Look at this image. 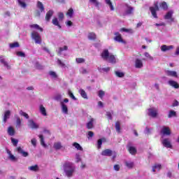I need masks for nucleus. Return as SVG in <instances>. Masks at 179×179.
I'll return each mask as SVG.
<instances>
[{"instance_id": "nucleus-36", "label": "nucleus", "mask_w": 179, "mask_h": 179, "mask_svg": "<svg viewBox=\"0 0 179 179\" xmlns=\"http://www.w3.org/2000/svg\"><path fill=\"white\" fill-rule=\"evenodd\" d=\"M15 118L16 119L17 127H20V125H22V120H20V117L17 115H15Z\"/></svg>"}, {"instance_id": "nucleus-40", "label": "nucleus", "mask_w": 179, "mask_h": 179, "mask_svg": "<svg viewBox=\"0 0 179 179\" xmlns=\"http://www.w3.org/2000/svg\"><path fill=\"white\" fill-rule=\"evenodd\" d=\"M159 6H160V8L164 9V10H167V9L169 8V6H167V3H166V1L161 3Z\"/></svg>"}, {"instance_id": "nucleus-21", "label": "nucleus", "mask_w": 179, "mask_h": 179, "mask_svg": "<svg viewBox=\"0 0 179 179\" xmlns=\"http://www.w3.org/2000/svg\"><path fill=\"white\" fill-rule=\"evenodd\" d=\"M106 61H108V62H110V64H115L117 62V59L115 58V56H114L113 54L109 55V57Z\"/></svg>"}, {"instance_id": "nucleus-25", "label": "nucleus", "mask_w": 179, "mask_h": 179, "mask_svg": "<svg viewBox=\"0 0 179 179\" xmlns=\"http://www.w3.org/2000/svg\"><path fill=\"white\" fill-rule=\"evenodd\" d=\"M39 111H40L41 114H42V115H43L44 117H46L47 110H45V108L44 107V106L40 105Z\"/></svg>"}, {"instance_id": "nucleus-32", "label": "nucleus", "mask_w": 179, "mask_h": 179, "mask_svg": "<svg viewBox=\"0 0 179 179\" xmlns=\"http://www.w3.org/2000/svg\"><path fill=\"white\" fill-rule=\"evenodd\" d=\"M37 8L41 12H44V5L41 1L37 2Z\"/></svg>"}, {"instance_id": "nucleus-27", "label": "nucleus", "mask_w": 179, "mask_h": 179, "mask_svg": "<svg viewBox=\"0 0 179 179\" xmlns=\"http://www.w3.org/2000/svg\"><path fill=\"white\" fill-rule=\"evenodd\" d=\"M125 166L126 167H127V169H134V166H135V164L132 161H126Z\"/></svg>"}, {"instance_id": "nucleus-57", "label": "nucleus", "mask_w": 179, "mask_h": 179, "mask_svg": "<svg viewBox=\"0 0 179 179\" xmlns=\"http://www.w3.org/2000/svg\"><path fill=\"white\" fill-rule=\"evenodd\" d=\"M115 75L117 76V78H124V73L121 71H115Z\"/></svg>"}, {"instance_id": "nucleus-3", "label": "nucleus", "mask_w": 179, "mask_h": 179, "mask_svg": "<svg viewBox=\"0 0 179 179\" xmlns=\"http://www.w3.org/2000/svg\"><path fill=\"white\" fill-rule=\"evenodd\" d=\"M147 114L152 118H157V115H159V109L155 107L150 108L148 109Z\"/></svg>"}, {"instance_id": "nucleus-24", "label": "nucleus", "mask_w": 179, "mask_h": 179, "mask_svg": "<svg viewBox=\"0 0 179 179\" xmlns=\"http://www.w3.org/2000/svg\"><path fill=\"white\" fill-rule=\"evenodd\" d=\"M78 93H80V94L83 97V99H85V100H87V99H89L87 97V94L83 89H80L78 91Z\"/></svg>"}, {"instance_id": "nucleus-47", "label": "nucleus", "mask_w": 179, "mask_h": 179, "mask_svg": "<svg viewBox=\"0 0 179 179\" xmlns=\"http://www.w3.org/2000/svg\"><path fill=\"white\" fill-rule=\"evenodd\" d=\"M106 3L108 5L110 8V10H114V7L113 6V3H111V0H105Z\"/></svg>"}, {"instance_id": "nucleus-22", "label": "nucleus", "mask_w": 179, "mask_h": 179, "mask_svg": "<svg viewBox=\"0 0 179 179\" xmlns=\"http://www.w3.org/2000/svg\"><path fill=\"white\" fill-rule=\"evenodd\" d=\"M63 51H68V46L64 45V47L59 48L58 50H57V52L58 55H62Z\"/></svg>"}, {"instance_id": "nucleus-15", "label": "nucleus", "mask_w": 179, "mask_h": 179, "mask_svg": "<svg viewBox=\"0 0 179 179\" xmlns=\"http://www.w3.org/2000/svg\"><path fill=\"white\" fill-rule=\"evenodd\" d=\"M173 48H174L173 45H162L161 46V51H162V52H166V51H170V50H173Z\"/></svg>"}, {"instance_id": "nucleus-49", "label": "nucleus", "mask_w": 179, "mask_h": 179, "mask_svg": "<svg viewBox=\"0 0 179 179\" xmlns=\"http://www.w3.org/2000/svg\"><path fill=\"white\" fill-rule=\"evenodd\" d=\"M86 60H85V59L83 58H76V62H77V64H85Z\"/></svg>"}, {"instance_id": "nucleus-37", "label": "nucleus", "mask_w": 179, "mask_h": 179, "mask_svg": "<svg viewBox=\"0 0 179 179\" xmlns=\"http://www.w3.org/2000/svg\"><path fill=\"white\" fill-rule=\"evenodd\" d=\"M39 139L41 141V145H42L43 148H46L47 144H45V143L44 142V136L43 135H39Z\"/></svg>"}, {"instance_id": "nucleus-14", "label": "nucleus", "mask_w": 179, "mask_h": 179, "mask_svg": "<svg viewBox=\"0 0 179 179\" xmlns=\"http://www.w3.org/2000/svg\"><path fill=\"white\" fill-rule=\"evenodd\" d=\"M10 118V110H6L3 115V122L4 124Z\"/></svg>"}, {"instance_id": "nucleus-13", "label": "nucleus", "mask_w": 179, "mask_h": 179, "mask_svg": "<svg viewBox=\"0 0 179 179\" xmlns=\"http://www.w3.org/2000/svg\"><path fill=\"white\" fill-rule=\"evenodd\" d=\"M110 52H108V50H104L101 54V58L103 59L104 61H107V59H108V57L110 56Z\"/></svg>"}, {"instance_id": "nucleus-6", "label": "nucleus", "mask_w": 179, "mask_h": 179, "mask_svg": "<svg viewBox=\"0 0 179 179\" xmlns=\"http://www.w3.org/2000/svg\"><path fill=\"white\" fill-rule=\"evenodd\" d=\"M27 125L31 129H38L40 128V125L34 122L33 119H30L28 120Z\"/></svg>"}, {"instance_id": "nucleus-59", "label": "nucleus", "mask_w": 179, "mask_h": 179, "mask_svg": "<svg viewBox=\"0 0 179 179\" xmlns=\"http://www.w3.org/2000/svg\"><path fill=\"white\" fill-rule=\"evenodd\" d=\"M115 129H116L117 132H120V131L121 130V127H120L119 122H117L115 123Z\"/></svg>"}, {"instance_id": "nucleus-51", "label": "nucleus", "mask_w": 179, "mask_h": 179, "mask_svg": "<svg viewBox=\"0 0 179 179\" xmlns=\"http://www.w3.org/2000/svg\"><path fill=\"white\" fill-rule=\"evenodd\" d=\"M20 115H22V117L27 118V120H29V115L24 112L23 110L20 111Z\"/></svg>"}, {"instance_id": "nucleus-10", "label": "nucleus", "mask_w": 179, "mask_h": 179, "mask_svg": "<svg viewBox=\"0 0 179 179\" xmlns=\"http://www.w3.org/2000/svg\"><path fill=\"white\" fill-rule=\"evenodd\" d=\"M6 153L8 155V159L11 162H17L18 159L15 155H12V152L9 150L8 149H6Z\"/></svg>"}, {"instance_id": "nucleus-16", "label": "nucleus", "mask_w": 179, "mask_h": 179, "mask_svg": "<svg viewBox=\"0 0 179 179\" xmlns=\"http://www.w3.org/2000/svg\"><path fill=\"white\" fill-rule=\"evenodd\" d=\"M17 153H20V155H22L23 157H27V156H29V152L23 150L20 147L17 148Z\"/></svg>"}, {"instance_id": "nucleus-26", "label": "nucleus", "mask_w": 179, "mask_h": 179, "mask_svg": "<svg viewBox=\"0 0 179 179\" xmlns=\"http://www.w3.org/2000/svg\"><path fill=\"white\" fill-rule=\"evenodd\" d=\"M0 62H1L7 69H11L10 65H9V64H8L6 61H5L3 57H0Z\"/></svg>"}, {"instance_id": "nucleus-53", "label": "nucleus", "mask_w": 179, "mask_h": 179, "mask_svg": "<svg viewBox=\"0 0 179 179\" xmlns=\"http://www.w3.org/2000/svg\"><path fill=\"white\" fill-rule=\"evenodd\" d=\"M144 56L146 57V58H148V59H150V61H153V57H152L151 55H150V54H149V52H145V53H144Z\"/></svg>"}, {"instance_id": "nucleus-33", "label": "nucleus", "mask_w": 179, "mask_h": 179, "mask_svg": "<svg viewBox=\"0 0 179 179\" xmlns=\"http://www.w3.org/2000/svg\"><path fill=\"white\" fill-rule=\"evenodd\" d=\"M52 23L55 26H57L59 29H61L62 27L61 24H59V22H58V18H53V20H52Z\"/></svg>"}, {"instance_id": "nucleus-48", "label": "nucleus", "mask_w": 179, "mask_h": 179, "mask_svg": "<svg viewBox=\"0 0 179 179\" xmlns=\"http://www.w3.org/2000/svg\"><path fill=\"white\" fill-rule=\"evenodd\" d=\"M19 47V43L15 42L10 44V48H17Z\"/></svg>"}, {"instance_id": "nucleus-12", "label": "nucleus", "mask_w": 179, "mask_h": 179, "mask_svg": "<svg viewBox=\"0 0 179 179\" xmlns=\"http://www.w3.org/2000/svg\"><path fill=\"white\" fill-rule=\"evenodd\" d=\"M168 85L174 89H179V84L177 81H174L173 80H169L168 81Z\"/></svg>"}, {"instance_id": "nucleus-39", "label": "nucleus", "mask_w": 179, "mask_h": 179, "mask_svg": "<svg viewBox=\"0 0 179 179\" xmlns=\"http://www.w3.org/2000/svg\"><path fill=\"white\" fill-rule=\"evenodd\" d=\"M54 100H55L56 101H62V95H61L60 94H57L54 96Z\"/></svg>"}, {"instance_id": "nucleus-23", "label": "nucleus", "mask_w": 179, "mask_h": 179, "mask_svg": "<svg viewBox=\"0 0 179 179\" xmlns=\"http://www.w3.org/2000/svg\"><path fill=\"white\" fill-rule=\"evenodd\" d=\"M52 15H54V11L52 10H50L49 11H48L45 16V20L47 22H50V20L51 19Z\"/></svg>"}, {"instance_id": "nucleus-46", "label": "nucleus", "mask_w": 179, "mask_h": 179, "mask_svg": "<svg viewBox=\"0 0 179 179\" xmlns=\"http://www.w3.org/2000/svg\"><path fill=\"white\" fill-rule=\"evenodd\" d=\"M67 16L72 17L73 16V8H69L66 13Z\"/></svg>"}, {"instance_id": "nucleus-20", "label": "nucleus", "mask_w": 179, "mask_h": 179, "mask_svg": "<svg viewBox=\"0 0 179 179\" xmlns=\"http://www.w3.org/2000/svg\"><path fill=\"white\" fill-rule=\"evenodd\" d=\"M60 106L62 107V112L63 114H68V106L62 101L60 102Z\"/></svg>"}, {"instance_id": "nucleus-54", "label": "nucleus", "mask_w": 179, "mask_h": 179, "mask_svg": "<svg viewBox=\"0 0 179 179\" xmlns=\"http://www.w3.org/2000/svg\"><path fill=\"white\" fill-rule=\"evenodd\" d=\"M99 72H108L110 71V67L99 68Z\"/></svg>"}, {"instance_id": "nucleus-56", "label": "nucleus", "mask_w": 179, "mask_h": 179, "mask_svg": "<svg viewBox=\"0 0 179 179\" xmlns=\"http://www.w3.org/2000/svg\"><path fill=\"white\" fill-rule=\"evenodd\" d=\"M104 94H106V92H104V91L103 90H99L98 92V96L99 97H100V99H103V97H104Z\"/></svg>"}, {"instance_id": "nucleus-35", "label": "nucleus", "mask_w": 179, "mask_h": 179, "mask_svg": "<svg viewBox=\"0 0 179 179\" xmlns=\"http://www.w3.org/2000/svg\"><path fill=\"white\" fill-rule=\"evenodd\" d=\"M173 10H170L169 11L166 15L164 16V19H166L167 20L171 19L172 16H173Z\"/></svg>"}, {"instance_id": "nucleus-52", "label": "nucleus", "mask_w": 179, "mask_h": 179, "mask_svg": "<svg viewBox=\"0 0 179 179\" xmlns=\"http://www.w3.org/2000/svg\"><path fill=\"white\" fill-rule=\"evenodd\" d=\"M80 73H83V75H86V73H89V71H87V69L82 67L81 69H80Z\"/></svg>"}, {"instance_id": "nucleus-45", "label": "nucleus", "mask_w": 179, "mask_h": 179, "mask_svg": "<svg viewBox=\"0 0 179 179\" xmlns=\"http://www.w3.org/2000/svg\"><path fill=\"white\" fill-rule=\"evenodd\" d=\"M49 75L51 76V78H52V79H57V78H58V76L55 71H50Z\"/></svg>"}, {"instance_id": "nucleus-38", "label": "nucleus", "mask_w": 179, "mask_h": 179, "mask_svg": "<svg viewBox=\"0 0 179 179\" xmlns=\"http://www.w3.org/2000/svg\"><path fill=\"white\" fill-rule=\"evenodd\" d=\"M28 170H29L30 171H38V166L34 165V166H29L28 168Z\"/></svg>"}, {"instance_id": "nucleus-31", "label": "nucleus", "mask_w": 179, "mask_h": 179, "mask_svg": "<svg viewBox=\"0 0 179 179\" xmlns=\"http://www.w3.org/2000/svg\"><path fill=\"white\" fill-rule=\"evenodd\" d=\"M29 27H31V29H36V30H40V31H43V28L40 27V26L37 24H31L29 25Z\"/></svg>"}, {"instance_id": "nucleus-60", "label": "nucleus", "mask_w": 179, "mask_h": 179, "mask_svg": "<svg viewBox=\"0 0 179 179\" xmlns=\"http://www.w3.org/2000/svg\"><path fill=\"white\" fill-rule=\"evenodd\" d=\"M31 143L34 148H36V146H37V140L36 138H32L31 140Z\"/></svg>"}, {"instance_id": "nucleus-1", "label": "nucleus", "mask_w": 179, "mask_h": 179, "mask_svg": "<svg viewBox=\"0 0 179 179\" xmlns=\"http://www.w3.org/2000/svg\"><path fill=\"white\" fill-rule=\"evenodd\" d=\"M63 169L66 177H68L69 178H71V177L73 176V173L76 170V166H75V164L72 162H66L63 165Z\"/></svg>"}, {"instance_id": "nucleus-9", "label": "nucleus", "mask_w": 179, "mask_h": 179, "mask_svg": "<svg viewBox=\"0 0 179 179\" xmlns=\"http://www.w3.org/2000/svg\"><path fill=\"white\" fill-rule=\"evenodd\" d=\"M96 123V119L91 118L88 122H87L86 127L87 129H92L94 128V124Z\"/></svg>"}, {"instance_id": "nucleus-50", "label": "nucleus", "mask_w": 179, "mask_h": 179, "mask_svg": "<svg viewBox=\"0 0 179 179\" xmlns=\"http://www.w3.org/2000/svg\"><path fill=\"white\" fill-rule=\"evenodd\" d=\"M17 2L20 6H21V8H26V6H27V5L26 4V3H24V1H22L21 0H17Z\"/></svg>"}, {"instance_id": "nucleus-41", "label": "nucleus", "mask_w": 179, "mask_h": 179, "mask_svg": "<svg viewBox=\"0 0 179 179\" xmlns=\"http://www.w3.org/2000/svg\"><path fill=\"white\" fill-rule=\"evenodd\" d=\"M73 146L74 148H76V149H77V150H83V148H82V146H80V144H79L78 143H73Z\"/></svg>"}, {"instance_id": "nucleus-42", "label": "nucleus", "mask_w": 179, "mask_h": 179, "mask_svg": "<svg viewBox=\"0 0 179 179\" xmlns=\"http://www.w3.org/2000/svg\"><path fill=\"white\" fill-rule=\"evenodd\" d=\"M89 40H96V34L90 32L88 34Z\"/></svg>"}, {"instance_id": "nucleus-17", "label": "nucleus", "mask_w": 179, "mask_h": 179, "mask_svg": "<svg viewBox=\"0 0 179 179\" xmlns=\"http://www.w3.org/2000/svg\"><path fill=\"white\" fill-rule=\"evenodd\" d=\"M166 73L167 76H171L172 78H178V75L177 74L176 71L166 70Z\"/></svg>"}, {"instance_id": "nucleus-43", "label": "nucleus", "mask_w": 179, "mask_h": 179, "mask_svg": "<svg viewBox=\"0 0 179 179\" xmlns=\"http://www.w3.org/2000/svg\"><path fill=\"white\" fill-rule=\"evenodd\" d=\"M129 153H131V155H135V153H136V148H135L134 147L130 146L129 148Z\"/></svg>"}, {"instance_id": "nucleus-63", "label": "nucleus", "mask_w": 179, "mask_h": 179, "mask_svg": "<svg viewBox=\"0 0 179 179\" xmlns=\"http://www.w3.org/2000/svg\"><path fill=\"white\" fill-rule=\"evenodd\" d=\"M82 160V159L80 158V155L79 154H76V163H79V162H80Z\"/></svg>"}, {"instance_id": "nucleus-29", "label": "nucleus", "mask_w": 179, "mask_h": 179, "mask_svg": "<svg viewBox=\"0 0 179 179\" xmlns=\"http://www.w3.org/2000/svg\"><path fill=\"white\" fill-rule=\"evenodd\" d=\"M7 132H8V135H9L10 136H15V129H13V127H9L8 128Z\"/></svg>"}, {"instance_id": "nucleus-64", "label": "nucleus", "mask_w": 179, "mask_h": 179, "mask_svg": "<svg viewBox=\"0 0 179 179\" xmlns=\"http://www.w3.org/2000/svg\"><path fill=\"white\" fill-rule=\"evenodd\" d=\"M69 97L73 99V100H76V97H75V95H73V94L71 92V91L69 92Z\"/></svg>"}, {"instance_id": "nucleus-28", "label": "nucleus", "mask_w": 179, "mask_h": 179, "mask_svg": "<svg viewBox=\"0 0 179 179\" xmlns=\"http://www.w3.org/2000/svg\"><path fill=\"white\" fill-rule=\"evenodd\" d=\"M53 148L56 150H59V149H62V144L61 143V142H56L54 143Z\"/></svg>"}, {"instance_id": "nucleus-44", "label": "nucleus", "mask_w": 179, "mask_h": 179, "mask_svg": "<svg viewBox=\"0 0 179 179\" xmlns=\"http://www.w3.org/2000/svg\"><path fill=\"white\" fill-rule=\"evenodd\" d=\"M90 2L92 5H94L96 8H99V5H100V3H99V1L97 0H90Z\"/></svg>"}, {"instance_id": "nucleus-2", "label": "nucleus", "mask_w": 179, "mask_h": 179, "mask_svg": "<svg viewBox=\"0 0 179 179\" xmlns=\"http://www.w3.org/2000/svg\"><path fill=\"white\" fill-rule=\"evenodd\" d=\"M134 10H135L134 7L126 4L124 6V12L122 13V16H132V15H134Z\"/></svg>"}, {"instance_id": "nucleus-34", "label": "nucleus", "mask_w": 179, "mask_h": 179, "mask_svg": "<svg viewBox=\"0 0 179 179\" xmlns=\"http://www.w3.org/2000/svg\"><path fill=\"white\" fill-rule=\"evenodd\" d=\"M161 169H162V165L157 164V165L152 166V171H153V173H156V171H160Z\"/></svg>"}, {"instance_id": "nucleus-58", "label": "nucleus", "mask_w": 179, "mask_h": 179, "mask_svg": "<svg viewBox=\"0 0 179 179\" xmlns=\"http://www.w3.org/2000/svg\"><path fill=\"white\" fill-rule=\"evenodd\" d=\"M57 64L62 68H65V64L62 61H61V59H57Z\"/></svg>"}, {"instance_id": "nucleus-5", "label": "nucleus", "mask_w": 179, "mask_h": 179, "mask_svg": "<svg viewBox=\"0 0 179 179\" xmlns=\"http://www.w3.org/2000/svg\"><path fill=\"white\" fill-rule=\"evenodd\" d=\"M161 143L163 145L164 148H166L167 149H171L173 148V145H171V141H170V138H162L161 139Z\"/></svg>"}, {"instance_id": "nucleus-8", "label": "nucleus", "mask_w": 179, "mask_h": 179, "mask_svg": "<svg viewBox=\"0 0 179 179\" xmlns=\"http://www.w3.org/2000/svg\"><path fill=\"white\" fill-rule=\"evenodd\" d=\"M150 10L153 17L157 19V13H156L157 10H159V6L157 5V3H155L154 7H150Z\"/></svg>"}, {"instance_id": "nucleus-19", "label": "nucleus", "mask_w": 179, "mask_h": 179, "mask_svg": "<svg viewBox=\"0 0 179 179\" xmlns=\"http://www.w3.org/2000/svg\"><path fill=\"white\" fill-rule=\"evenodd\" d=\"M101 155L102 156H113V150H110V149H106L105 150H103L101 152Z\"/></svg>"}, {"instance_id": "nucleus-62", "label": "nucleus", "mask_w": 179, "mask_h": 179, "mask_svg": "<svg viewBox=\"0 0 179 179\" xmlns=\"http://www.w3.org/2000/svg\"><path fill=\"white\" fill-rule=\"evenodd\" d=\"M101 145H103V140L99 139L97 142V148L98 149H100L101 148Z\"/></svg>"}, {"instance_id": "nucleus-18", "label": "nucleus", "mask_w": 179, "mask_h": 179, "mask_svg": "<svg viewBox=\"0 0 179 179\" xmlns=\"http://www.w3.org/2000/svg\"><path fill=\"white\" fill-rule=\"evenodd\" d=\"M135 67L141 69V68H143V62L140 59H136L135 61Z\"/></svg>"}, {"instance_id": "nucleus-30", "label": "nucleus", "mask_w": 179, "mask_h": 179, "mask_svg": "<svg viewBox=\"0 0 179 179\" xmlns=\"http://www.w3.org/2000/svg\"><path fill=\"white\" fill-rule=\"evenodd\" d=\"M173 117H177V112L171 110L168 113V118H173Z\"/></svg>"}, {"instance_id": "nucleus-61", "label": "nucleus", "mask_w": 179, "mask_h": 179, "mask_svg": "<svg viewBox=\"0 0 179 179\" xmlns=\"http://www.w3.org/2000/svg\"><path fill=\"white\" fill-rule=\"evenodd\" d=\"M16 54H17V57H26V54H24V52H23L19 51V52H17Z\"/></svg>"}, {"instance_id": "nucleus-55", "label": "nucleus", "mask_w": 179, "mask_h": 179, "mask_svg": "<svg viewBox=\"0 0 179 179\" xmlns=\"http://www.w3.org/2000/svg\"><path fill=\"white\" fill-rule=\"evenodd\" d=\"M11 142L13 146H17V143H19V141L16 138H11Z\"/></svg>"}, {"instance_id": "nucleus-4", "label": "nucleus", "mask_w": 179, "mask_h": 179, "mask_svg": "<svg viewBox=\"0 0 179 179\" xmlns=\"http://www.w3.org/2000/svg\"><path fill=\"white\" fill-rule=\"evenodd\" d=\"M31 37L32 40H34L36 44H41V36L38 32L33 31L31 34Z\"/></svg>"}, {"instance_id": "nucleus-11", "label": "nucleus", "mask_w": 179, "mask_h": 179, "mask_svg": "<svg viewBox=\"0 0 179 179\" xmlns=\"http://www.w3.org/2000/svg\"><path fill=\"white\" fill-rule=\"evenodd\" d=\"M115 38L114 40L115 41H117V43H125V41H124V40H122V36L120 34L119 32H115Z\"/></svg>"}, {"instance_id": "nucleus-7", "label": "nucleus", "mask_w": 179, "mask_h": 179, "mask_svg": "<svg viewBox=\"0 0 179 179\" xmlns=\"http://www.w3.org/2000/svg\"><path fill=\"white\" fill-rule=\"evenodd\" d=\"M161 134L163 136H170L171 135V130H170V127L164 126L161 129Z\"/></svg>"}]
</instances>
